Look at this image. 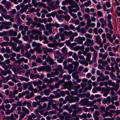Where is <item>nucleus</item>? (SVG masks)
<instances>
[{"instance_id": "f257e3e1", "label": "nucleus", "mask_w": 120, "mask_h": 120, "mask_svg": "<svg viewBox=\"0 0 120 120\" xmlns=\"http://www.w3.org/2000/svg\"><path fill=\"white\" fill-rule=\"evenodd\" d=\"M31 23L32 25L38 28L41 27L43 30H45L44 26L42 24H41L35 21L31 22L29 21H27L26 22V24L27 25L30 26Z\"/></svg>"}, {"instance_id": "f03ea898", "label": "nucleus", "mask_w": 120, "mask_h": 120, "mask_svg": "<svg viewBox=\"0 0 120 120\" xmlns=\"http://www.w3.org/2000/svg\"><path fill=\"white\" fill-rule=\"evenodd\" d=\"M22 111L24 112L19 116L20 118L21 119L23 118L26 115V114H29L30 113V111L24 107H22Z\"/></svg>"}, {"instance_id": "7ed1b4c3", "label": "nucleus", "mask_w": 120, "mask_h": 120, "mask_svg": "<svg viewBox=\"0 0 120 120\" xmlns=\"http://www.w3.org/2000/svg\"><path fill=\"white\" fill-rule=\"evenodd\" d=\"M63 85L64 88L65 89L67 88L70 90H71V87L73 86V84L71 81L70 80L64 83Z\"/></svg>"}, {"instance_id": "20e7f679", "label": "nucleus", "mask_w": 120, "mask_h": 120, "mask_svg": "<svg viewBox=\"0 0 120 120\" xmlns=\"http://www.w3.org/2000/svg\"><path fill=\"white\" fill-rule=\"evenodd\" d=\"M86 39L84 37H78L74 40V41L77 42V43L79 44H82L83 43V41L85 40Z\"/></svg>"}, {"instance_id": "39448f33", "label": "nucleus", "mask_w": 120, "mask_h": 120, "mask_svg": "<svg viewBox=\"0 0 120 120\" xmlns=\"http://www.w3.org/2000/svg\"><path fill=\"white\" fill-rule=\"evenodd\" d=\"M1 24H2L3 29H4L7 30L9 29L10 27V26H11L12 23L10 22H1Z\"/></svg>"}, {"instance_id": "423d86ee", "label": "nucleus", "mask_w": 120, "mask_h": 120, "mask_svg": "<svg viewBox=\"0 0 120 120\" xmlns=\"http://www.w3.org/2000/svg\"><path fill=\"white\" fill-rule=\"evenodd\" d=\"M79 100V98L77 97L71 96L70 97L68 101L69 103L75 102L76 101L78 102Z\"/></svg>"}, {"instance_id": "0eeeda50", "label": "nucleus", "mask_w": 120, "mask_h": 120, "mask_svg": "<svg viewBox=\"0 0 120 120\" xmlns=\"http://www.w3.org/2000/svg\"><path fill=\"white\" fill-rule=\"evenodd\" d=\"M13 107H11L10 110L7 109L6 110L5 112V113L7 115H9L10 113L12 112L15 109L17 106V104H14L13 105Z\"/></svg>"}, {"instance_id": "6e6552de", "label": "nucleus", "mask_w": 120, "mask_h": 120, "mask_svg": "<svg viewBox=\"0 0 120 120\" xmlns=\"http://www.w3.org/2000/svg\"><path fill=\"white\" fill-rule=\"evenodd\" d=\"M111 101V97L110 96H108L106 98L103 99L102 103L104 104H105L107 103L108 104H110Z\"/></svg>"}, {"instance_id": "1a4fd4ad", "label": "nucleus", "mask_w": 120, "mask_h": 120, "mask_svg": "<svg viewBox=\"0 0 120 120\" xmlns=\"http://www.w3.org/2000/svg\"><path fill=\"white\" fill-rule=\"evenodd\" d=\"M9 36H15L17 34V32L16 31H14L13 30H10L7 31Z\"/></svg>"}, {"instance_id": "9d476101", "label": "nucleus", "mask_w": 120, "mask_h": 120, "mask_svg": "<svg viewBox=\"0 0 120 120\" xmlns=\"http://www.w3.org/2000/svg\"><path fill=\"white\" fill-rule=\"evenodd\" d=\"M42 51H43V53L48 55L47 53L48 52H53V49H51L48 48H42Z\"/></svg>"}, {"instance_id": "9b49d317", "label": "nucleus", "mask_w": 120, "mask_h": 120, "mask_svg": "<svg viewBox=\"0 0 120 120\" xmlns=\"http://www.w3.org/2000/svg\"><path fill=\"white\" fill-rule=\"evenodd\" d=\"M102 93H104L103 96L106 97L107 96L108 94L109 93V90L108 89V88H106L103 87L102 88Z\"/></svg>"}, {"instance_id": "f8f14e48", "label": "nucleus", "mask_w": 120, "mask_h": 120, "mask_svg": "<svg viewBox=\"0 0 120 120\" xmlns=\"http://www.w3.org/2000/svg\"><path fill=\"white\" fill-rule=\"evenodd\" d=\"M10 39L12 41L15 42L16 43H17L19 45H21L22 43V41L18 39L15 37H12Z\"/></svg>"}, {"instance_id": "ddd939ff", "label": "nucleus", "mask_w": 120, "mask_h": 120, "mask_svg": "<svg viewBox=\"0 0 120 120\" xmlns=\"http://www.w3.org/2000/svg\"><path fill=\"white\" fill-rule=\"evenodd\" d=\"M100 113L98 111H96L93 114V117L94 120H99V118L98 117Z\"/></svg>"}, {"instance_id": "4468645a", "label": "nucleus", "mask_w": 120, "mask_h": 120, "mask_svg": "<svg viewBox=\"0 0 120 120\" xmlns=\"http://www.w3.org/2000/svg\"><path fill=\"white\" fill-rule=\"evenodd\" d=\"M19 77L18 76L15 75H14L11 78V79L12 81L15 83L18 82L19 81L18 80Z\"/></svg>"}, {"instance_id": "2eb2a0df", "label": "nucleus", "mask_w": 120, "mask_h": 120, "mask_svg": "<svg viewBox=\"0 0 120 120\" xmlns=\"http://www.w3.org/2000/svg\"><path fill=\"white\" fill-rule=\"evenodd\" d=\"M22 8L19 11L21 13H22L24 12H26L28 8V6L27 5H23Z\"/></svg>"}, {"instance_id": "dca6fc26", "label": "nucleus", "mask_w": 120, "mask_h": 120, "mask_svg": "<svg viewBox=\"0 0 120 120\" xmlns=\"http://www.w3.org/2000/svg\"><path fill=\"white\" fill-rule=\"evenodd\" d=\"M1 73L2 75H6L8 74H11V71L9 69L7 70L6 71L3 70L1 71Z\"/></svg>"}, {"instance_id": "f3484780", "label": "nucleus", "mask_w": 120, "mask_h": 120, "mask_svg": "<svg viewBox=\"0 0 120 120\" xmlns=\"http://www.w3.org/2000/svg\"><path fill=\"white\" fill-rule=\"evenodd\" d=\"M98 63L102 64V66L105 67L106 64H108V63L106 61H103L101 59H99L98 60Z\"/></svg>"}, {"instance_id": "a211bd4d", "label": "nucleus", "mask_w": 120, "mask_h": 120, "mask_svg": "<svg viewBox=\"0 0 120 120\" xmlns=\"http://www.w3.org/2000/svg\"><path fill=\"white\" fill-rule=\"evenodd\" d=\"M47 87L46 85L44 84H43L41 86H37V88L40 91H41L43 89H46Z\"/></svg>"}, {"instance_id": "6ab92c4d", "label": "nucleus", "mask_w": 120, "mask_h": 120, "mask_svg": "<svg viewBox=\"0 0 120 120\" xmlns=\"http://www.w3.org/2000/svg\"><path fill=\"white\" fill-rule=\"evenodd\" d=\"M56 69L58 70L59 71L62 73H64V71L62 69L61 66L60 65H58L56 68H54L52 70H55Z\"/></svg>"}, {"instance_id": "aec40b11", "label": "nucleus", "mask_w": 120, "mask_h": 120, "mask_svg": "<svg viewBox=\"0 0 120 120\" xmlns=\"http://www.w3.org/2000/svg\"><path fill=\"white\" fill-rule=\"evenodd\" d=\"M45 26L46 29L47 30L52 29L53 28L52 27L53 26V23H49V24H46L45 25Z\"/></svg>"}, {"instance_id": "412c9836", "label": "nucleus", "mask_w": 120, "mask_h": 120, "mask_svg": "<svg viewBox=\"0 0 120 120\" xmlns=\"http://www.w3.org/2000/svg\"><path fill=\"white\" fill-rule=\"evenodd\" d=\"M88 101V100L87 98H84L81 100L80 102L82 105H86Z\"/></svg>"}, {"instance_id": "4be33fe9", "label": "nucleus", "mask_w": 120, "mask_h": 120, "mask_svg": "<svg viewBox=\"0 0 120 120\" xmlns=\"http://www.w3.org/2000/svg\"><path fill=\"white\" fill-rule=\"evenodd\" d=\"M108 116H109L110 117H112L113 116V114L110 112H106L105 113L103 114L102 115L103 117Z\"/></svg>"}, {"instance_id": "5701e85b", "label": "nucleus", "mask_w": 120, "mask_h": 120, "mask_svg": "<svg viewBox=\"0 0 120 120\" xmlns=\"http://www.w3.org/2000/svg\"><path fill=\"white\" fill-rule=\"evenodd\" d=\"M41 44L40 43H37L36 42L34 41L32 42V46L33 47H40Z\"/></svg>"}, {"instance_id": "b1692460", "label": "nucleus", "mask_w": 120, "mask_h": 120, "mask_svg": "<svg viewBox=\"0 0 120 120\" xmlns=\"http://www.w3.org/2000/svg\"><path fill=\"white\" fill-rule=\"evenodd\" d=\"M98 56V52L96 51L95 52H94V53L93 54V60L94 62H95L96 61V58Z\"/></svg>"}, {"instance_id": "393cba45", "label": "nucleus", "mask_w": 120, "mask_h": 120, "mask_svg": "<svg viewBox=\"0 0 120 120\" xmlns=\"http://www.w3.org/2000/svg\"><path fill=\"white\" fill-rule=\"evenodd\" d=\"M63 34L64 35H65L66 36L68 37L71 35L72 34V32L71 31L68 32L65 31H64Z\"/></svg>"}, {"instance_id": "a878e982", "label": "nucleus", "mask_w": 120, "mask_h": 120, "mask_svg": "<svg viewBox=\"0 0 120 120\" xmlns=\"http://www.w3.org/2000/svg\"><path fill=\"white\" fill-rule=\"evenodd\" d=\"M45 66H41L38 67V68H33V70H34L35 69H36L39 71H43L45 70Z\"/></svg>"}, {"instance_id": "bb28decb", "label": "nucleus", "mask_w": 120, "mask_h": 120, "mask_svg": "<svg viewBox=\"0 0 120 120\" xmlns=\"http://www.w3.org/2000/svg\"><path fill=\"white\" fill-rule=\"evenodd\" d=\"M118 97L116 95L112 96L111 97V103L112 104H114V101H116L118 98Z\"/></svg>"}, {"instance_id": "cd10ccee", "label": "nucleus", "mask_w": 120, "mask_h": 120, "mask_svg": "<svg viewBox=\"0 0 120 120\" xmlns=\"http://www.w3.org/2000/svg\"><path fill=\"white\" fill-rule=\"evenodd\" d=\"M0 10H2V11L4 14H6L7 13V11L5 8H4V6L2 5H0Z\"/></svg>"}, {"instance_id": "c85d7f7f", "label": "nucleus", "mask_w": 120, "mask_h": 120, "mask_svg": "<svg viewBox=\"0 0 120 120\" xmlns=\"http://www.w3.org/2000/svg\"><path fill=\"white\" fill-rule=\"evenodd\" d=\"M11 6V4L10 2L9 1H8L5 4V7L7 10L9 9L10 8Z\"/></svg>"}, {"instance_id": "c756f323", "label": "nucleus", "mask_w": 120, "mask_h": 120, "mask_svg": "<svg viewBox=\"0 0 120 120\" xmlns=\"http://www.w3.org/2000/svg\"><path fill=\"white\" fill-rule=\"evenodd\" d=\"M38 5L39 7H42L44 8H46V5L45 4L42 2H38Z\"/></svg>"}, {"instance_id": "7c9ffc66", "label": "nucleus", "mask_w": 120, "mask_h": 120, "mask_svg": "<svg viewBox=\"0 0 120 120\" xmlns=\"http://www.w3.org/2000/svg\"><path fill=\"white\" fill-rule=\"evenodd\" d=\"M107 84L109 86H111L113 87H115V83L114 82H112L111 80H109L107 81Z\"/></svg>"}, {"instance_id": "2f4dec72", "label": "nucleus", "mask_w": 120, "mask_h": 120, "mask_svg": "<svg viewBox=\"0 0 120 120\" xmlns=\"http://www.w3.org/2000/svg\"><path fill=\"white\" fill-rule=\"evenodd\" d=\"M71 77V76L69 75H64L63 77V79L64 80L66 78L67 80H68L70 79Z\"/></svg>"}, {"instance_id": "473e14b6", "label": "nucleus", "mask_w": 120, "mask_h": 120, "mask_svg": "<svg viewBox=\"0 0 120 120\" xmlns=\"http://www.w3.org/2000/svg\"><path fill=\"white\" fill-rule=\"evenodd\" d=\"M109 109H115L116 107L113 104L110 105L108 106H107L106 107V110H109Z\"/></svg>"}, {"instance_id": "72a5a7b5", "label": "nucleus", "mask_w": 120, "mask_h": 120, "mask_svg": "<svg viewBox=\"0 0 120 120\" xmlns=\"http://www.w3.org/2000/svg\"><path fill=\"white\" fill-rule=\"evenodd\" d=\"M1 14L2 16L6 19H9L11 17L10 15L4 14L3 13H1Z\"/></svg>"}, {"instance_id": "f704fd0d", "label": "nucleus", "mask_w": 120, "mask_h": 120, "mask_svg": "<svg viewBox=\"0 0 120 120\" xmlns=\"http://www.w3.org/2000/svg\"><path fill=\"white\" fill-rule=\"evenodd\" d=\"M45 71L47 72L50 71L51 70V67L49 66H45Z\"/></svg>"}, {"instance_id": "c9c22d12", "label": "nucleus", "mask_w": 120, "mask_h": 120, "mask_svg": "<svg viewBox=\"0 0 120 120\" xmlns=\"http://www.w3.org/2000/svg\"><path fill=\"white\" fill-rule=\"evenodd\" d=\"M70 5H72V7L73 8H77L78 7H79L76 3L73 0Z\"/></svg>"}, {"instance_id": "e433bc0d", "label": "nucleus", "mask_w": 120, "mask_h": 120, "mask_svg": "<svg viewBox=\"0 0 120 120\" xmlns=\"http://www.w3.org/2000/svg\"><path fill=\"white\" fill-rule=\"evenodd\" d=\"M39 47H35L34 48V49L37 53L39 54H40L42 52V50L40 49Z\"/></svg>"}, {"instance_id": "4c0bfd02", "label": "nucleus", "mask_w": 120, "mask_h": 120, "mask_svg": "<svg viewBox=\"0 0 120 120\" xmlns=\"http://www.w3.org/2000/svg\"><path fill=\"white\" fill-rule=\"evenodd\" d=\"M96 40L98 44H100L101 43V40L100 36L99 35H97L96 37Z\"/></svg>"}, {"instance_id": "58836bf2", "label": "nucleus", "mask_w": 120, "mask_h": 120, "mask_svg": "<svg viewBox=\"0 0 120 120\" xmlns=\"http://www.w3.org/2000/svg\"><path fill=\"white\" fill-rule=\"evenodd\" d=\"M107 22H108V27L111 30L113 29L112 25L111 24V22L110 20H108Z\"/></svg>"}, {"instance_id": "ea45409f", "label": "nucleus", "mask_w": 120, "mask_h": 120, "mask_svg": "<svg viewBox=\"0 0 120 120\" xmlns=\"http://www.w3.org/2000/svg\"><path fill=\"white\" fill-rule=\"evenodd\" d=\"M47 45L48 47H50L55 48L57 47V45L53 43H49Z\"/></svg>"}, {"instance_id": "a19ab883", "label": "nucleus", "mask_w": 120, "mask_h": 120, "mask_svg": "<svg viewBox=\"0 0 120 120\" xmlns=\"http://www.w3.org/2000/svg\"><path fill=\"white\" fill-rule=\"evenodd\" d=\"M44 94L46 96H47L49 94L50 90H49L46 89L44 90Z\"/></svg>"}, {"instance_id": "79ce46f5", "label": "nucleus", "mask_w": 120, "mask_h": 120, "mask_svg": "<svg viewBox=\"0 0 120 120\" xmlns=\"http://www.w3.org/2000/svg\"><path fill=\"white\" fill-rule=\"evenodd\" d=\"M43 39L44 41L43 42L44 44H47L49 42V41L47 40L48 39L44 35L43 36Z\"/></svg>"}, {"instance_id": "37998d69", "label": "nucleus", "mask_w": 120, "mask_h": 120, "mask_svg": "<svg viewBox=\"0 0 120 120\" xmlns=\"http://www.w3.org/2000/svg\"><path fill=\"white\" fill-rule=\"evenodd\" d=\"M72 76L75 79H78L79 78L78 74L77 73H73L72 74Z\"/></svg>"}, {"instance_id": "c03bdc74", "label": "nucleus", "mask_w": 120, "mask_h": 120, "mask_svg": "<svg viewBox=\"0 0 120 120\" xmlns=\"http://www.w3.org/2000/svg\"><path fill=\"white\" fill-rule=\"evenodd\" d=\"M48 101V99L47 97H43L41 98L40 100V102L47 101Z\"/></svg>"}, {"instance_id": "a18cd8bd", "label": "nucleus", "mask_w": 120, "mask_h": 120, "mask_svg": "<svg viewBox=\"0 0 120 120\" xmlns=\"http://www.w3.org/2000/svg\"><path fill=\"white\" fill-rule=\"evenodd\" d=\"M53 26H55L56 28H58L59 27H62L63 26V25H60L57 22H55L54 24L53 23Z\"/></svg>"}, {"instance_id": "49530a36", "label": "nucleus", "mask_w": 120, "mask_h": 120, "mask_svg": "<svg viewBox=\"0 0 120 120\" xmlns=\"http://www.w3.org/2000/svg\"><path fill=\"white\" fill-rule=\"evenodd\" d=\"M19 79L21 80H24L26 82H28L29 80V79L28 78L23 77L20 76Z\"/></svg>"}, {"instance_id": "de8ad7c7", "label": "nucleus", "mask_w": 120, "mask_h": 120, "mask_svg": "<svg viewBox=\"0 0 120 120\" xmlns=\"http://www.w3.org/2000/svg\"><path fill=\"white\" fill-rule=\"evenodd\" d=\"M32 4L35 8H37L38 5V3H36L35 0H32Z\"/></svg>"}, {"instance_id": "09e8293b", "label": "nucleus", "mask_w": 120, "mask_h": 120, "mask_svg": "<svg viewBox=\"0 0 120 120\" xmlns=\"http://www.w3.org/2000/svg\"><path fill=\"white\" fill-rule=\"evenodd\" d=\"M85 6L87 7L88 6H89L91 4V2L90 0L88 1L87 2H85L84 3Z\"/></svg>"}, {"instance_id": "8fccbe9b", "label": "nucleus", "mask_w": 120, "mask_h": 120, "mask_svg": "<svg viewBox=\"0 0 120 120\" xmlns=\"http://www.w3.org/2000/svg\"><path fill=\"white\" fill-rule=\"evenodd\" d=\"M99 85L100 86H102L104 85L106 87L107 86V83L106 82H100L99 83Z\"/></svg>"}, {"instance_id": "3c124183", "label": "nucleus", "mask_w": 120, "mask_h": 120, "mask_svg": "<svg viewBox=\"0 0 120 120\" xmlns=\"http://www.w3.org/2000/svg\"><path fill=\"white\" fill-rule=\"evenodd\" d=\"M59 37V34H57L55 35V38H54L53 42L54 43L56 42V40L58 39Z\"/></svg>"}, {"instance_id": "603ef678", "label": "nucleus", "mask_w": 120, "mask_h": 120, "mask_svg": "<svg viewBox=\"0 0 120 120\" xmlns=\"http://www.w3.org/2000/svg\"><path fill=\"white\" fill-rule=\"evenodd\" d=\"M73 65L72 64H69L65 66V68L68 70L70 68H73Z\"/></svg>"}, {"instance_id": "864d4df0", "label": "nucleus", "mask_w": 120, "mask_h": 120, "mask_svg": "<svg viewBox=\"0 0 120 120\" xmlns=\"http://www.w3.org/2000/svg\"><path fill=\"white\" fill-rule=\"evenodd\" d=\"M15 97V94L12 91L10 92V93L9 95V97L10 98H12Z\"/></svg>"}, {"instance_id": "5fc2aeb1", "label": "nucleus", "mask_w": 120, "mask_h": 120, "mask_svg": "<svg viewBox=\"0 0 120 120\" xmlns=\"http://www.w3.org/2000/svg\"><path fill=\"white\" fill-rule=\"evenodd\" d=\"M63 18L65 20L68 21L70 19V17L68 15H66L65 16H64Z\"/></svg>"}, {"instance_id": "6e6d98bb", "label": "nucleus", "mask_w": 120, "mask_h": 120, "mask_svg": "<svg viewBox=\"0 0 120 120\" xmlns=\"http://www.w3.org/2000/svg\"><path fill=\"white\" fill-rule=\"evenodd\" d=\"M9 45V43L6 42H4L1 43V46L2 47L7 46Z\"/></svg>"}, {"instance_id": "4d7b16f0", "label": "nucleus", "mask_w": 120, "mask_h": 120, "mask_svg": "<svg viewBox=\"0 0 120 120\" xmlns=\"http://www.w3.org/2000/svg\"><path fill=\"white\" fill-rule=\"evenodd\" d=\"M110 76L111 79L113 80H115L116 79L115 75H114L113 72H112L110 74Z\"/></svg>"}, {"instance_id": "13d9d810", "label": "nucleus", "mask_w": 120, "mask_h": 120, "mask_svg": "<svg viewBox=\"0 0 120 120\" xmlns=\"http://www.w3.org/2000/svg\"><path fill=\"white\" fill-rule=\"evenodd\" d=\"M70 29L74 31H75L76 30V28L72 24H71L69 26Z\"/></svg>"}, {"instance_id": "bf43d9fd", "label": "nucleus", "mask_w": 120, "mask_h": 120, "mask_svg": "<svg viewBox=\"0 0 120 120\" xmlns=\"http://www.w3.org/2000/svg\"><path fill=\"white\" fill-rule=\"evenodd\" d=\"M26 50L27 51L25 53L24 55L26 57L29 58L31 56V54L30 52L27 51V50Z\"/></svg>"}, {"instance_id": "052dcab7", "label": "nucleus", "mask_w": 120, "mask_h": 120, "mask_svg": "<svg viewBox=\"0 0 120 120\" xmlns=\"http://www.w3.org/2000/svg\"><path fill=\"white\" fill-rule=\"evenodd\" d=\"M6 51L7 53H11L12 52V50L10 49L8 47H7L6 48Z\"/></svg>"}, {"instance_id": "680f3d73", "label": "nucleus", "mask_w": 120, "mask_h": 120, "mask_svg": "<svg viewBox=\"0 0 120 120\" xmlns=\"http://www.w3.org/2000/svg\"><path fill=\"white\" fill-rule=\"evenodd\" d=\"M81 33L82 34H84L86 32L85 29L84 27L80 29Z\"/></svg>"}, {"instance_id": "e2e57ef3", "label": "nucleus", "mask_w": 120, "mask_h": 120, "mask_svg": "<svg viewBox=\"0 0 120 120\" xmlns=\"http://www.w3.org/2000/svg\"><path fill=\"white\" fill-rule=\"evenodd\" d=\"M61 51L62 52L64 53V54L65 55L66 54L67 52V49L65 47H64L62 49Z\"/></svg>"}, {"instance_id": "0e129e2a", "label": "nucleus", "mask_w": 120, "mask_h": 120, "mask_svg": "<svg viewBox=\"0 0 120 120\" xmlns=\"http://www.w3.org/2000/svg\"><path fill=\"white\" fill-rule=\"evenodd\" d=\"M3 38L6 41H8L9 40V39L8 38V36L7 35H4Z\"/></svg>"}, {"instance_id": "69168bd1", "label": "nucleus", "mask_w": 120, "mask_h": 120, "mask_svg": "<svg viewBox=\"0 0 120 120\" xmlns=\"http://www.w3.org/2000/svg\"><path fill=\"white\" fill-rule=\"evenodd\" d=\"M105 108L103 106H101L100 107L99 110L100 112L101 113H103V111L105 110Z\"/></svg>"}, {"instance_id": "338daca9", "label": "nucleus", "mask_w": 120, "mask_h": 120, "mask_svg": "<svg viewBox=\"0 0 120 120\" xmlns=\"http://www.w3.org/2000/svg\"><path fill=\"white\" fill-rule=\"evenodd\" d=\"M81 49V47L79 46H77L74 47L73 50L75 51H77Z\"/></svg>"}, {"instance_id": "774afa93", "label": "nucleus", "mask_w": 120, "mask_h": 120, "mask_svg": "<svg viewBox=\"0 0 120 120\" xmlns=\"http://www.w3.org/2000/svg\"><path fill=\"white\" fill-rule=\"evenodd\" d=\"M85 36L86 38H92V36L91 35L88 34H85Z\"/></svg>"}]
</instances>
